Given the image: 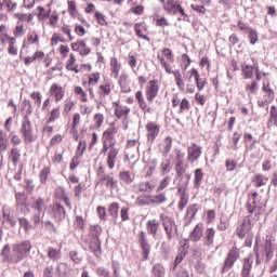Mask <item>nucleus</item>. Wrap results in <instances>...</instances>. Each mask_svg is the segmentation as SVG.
I'll list each match as a JSON object with an SVG mask.
<instances>
[{
  "label": "nucleus",
  "instance_id": "nucleus-1",
  "mask_svg": "<svg viewBox=\"0 0 277 277\" xmlns=\"http://www.w3.org/2000/svg\"><path fill=\"white\" fill-rule=\"evenodd\" d=\"M198 75V69L192 68L188 71L181 72L179 69L174 71L175 85L180 92H186L187 94H194L196 92V85H194V79Z\"/></svg>",
  "mask_w": 277,
  "mask_h": 277
},
{
  "label": "nucleus",
  "instance_id": "nucleus-2",
  "mask_svg": "<svg viewBox=\"0 0 277 277\" xmlns=\"http://www.w3.org/2000/svg\"><path fill=\"white\" fill-rule=\"evenodd\" d=\"M102 155H106V166L108 170H114L116 168V163L118 162V155H120V148L111 145V143H107L106 141H102Z\"/></svg>",
  "mask_w": 277,
  "mask_h": 277
},
{
  "label": "nucleus",
  "instance_id": "nucleus-3",
  "mask_svg": "<svg viewBox=\"0 0 277 277\" xmlns=\"http://www.w3.org/2000/svg\"><path fill=\"white\" fill-rule=\"evenodd\" d=\"M21 135L26 144H31L38 140V134L34 131L29 115L24 116L21 127Z\"/></svg>",
  "mask_w": 277,
  "mask_h": 277
},
{
  "label": "nucleus",
  "instance_id": "nucleus-4",
  "mask_svg": "<svg viewBox=\"0 0 277 277\" xmlns=\"http://www.w3.org/2000/svg\"><path fill=\"white\" fill-rule=\"evenodd\" d=\"M159 217L164 228L168 241H172V239H174V236L179 235V226H176V222H174V219L163 213H161Z\"/></svg>",
  "mask_w": 277,
  "mask_h": 277
},
{
  "label": "nucleus",
  "instance_id": "nucleus-5",
  "mask_svg": "<svg viewBox=\"0 0 277 277\" xmlns=\"http://www.w3.org/2000/svg\"><path fill=\"white\" fill-rule=\"evenodd\" d=\"M31 241L25 240L19 243L13 245V250H14V255L13 260L14 263H21L25 256H28L29 253L31 252Z\"/></svg>",
  "mask_w": 277,
  "mask_h": 277
},
{
  "label": "nucleus",
  "instance_id": "nucleus-6",
  "mask_svg": "<svg viewBox=\"0 0 277 277\" xmlns=\"http://www.w3.org/2000/svg\"><path fill=\"white\" fill-rule=\"evenodd\" d=\"M146 232L147 235H151L153 239L159 241L163 237L161 234V224L157 221V219H151L146 223Z\"/></svg>",
  "mask_w": 277,
  "mask_h": 277
},
{
  "label": "nucleus",
  "instance_id": "nucleus-7",
  "mask_svg": "<svg viewBox=\"0 0 277 277\" xmlns=\"http://www.w3.org/2000/svg\"><path fill=\"white\" fill-rule=\"evenodd\" d=\"M200 157H202V146H200L196 143H192L187 147L188 163H196V161H198V159H200Z\"/></svg>",
  "mask_w": 277,
  "mask_h": 277
},
{
  "label": "nucleus",
  "instance_id": "nucleus-8",
  "mask_svg": "<svg viewBox=\"0 0 277 277\" xmlns=\"http://www.w3.org/2000/svg\"><path fill=\"white\" fill-rule=\"evenodd\" d=\"M158 94H159V81L150 80L149 82H147V85L145 89V96L147 98V102L153 103V101L157 98Z\"/></svg>",
  "mask_w": 277,
  "mask_h": 277
},
{
  "label": "nucleus",
  "instance_id": "nucleus-9",
  "mask_svg": "<svg viewBox=\"0 0 277 277\" xmlns=\"http://www.w3.org/2000/svg\"><path fill=\"white\" fill-rule=\"evenodd\" d=\"M48 213L56 220V222H62L66 217V210L60 203H54L48 208Z\"/></svg>",
  "mask_w": 277,
  "mask_h": 277
},
{
  "label": "nucleus",
  "instance_id": "nucleus-10",
  "mask_svg": "<svg viewBox=\"0 0 277 277\" xmlns=\"http://www.w3.org/2000/svg\"><path fill=\"white\" fill-rule=\"evenodd\" d=\"M239 260V249L237 247H233L225 259L223 265V272H228L230 267L235 265V262Z\"/></svg>",
  "mask_w": 277,
  "mask_h": 277
},
{
  "label": "nucleus",
  "instance_id": "nucleus-11",
  "mask_svg": "<svg viewBox=\"0 0 277 277\" xmlns=\"http://www.w3.org/2000/svg\"><path fill=\"white\" fill-rule=\"evenodd\" d=\"M250 230H252V221L250 220V216H246L242 223L237 227L236 235L240 239H243V237H246Z\"/></svg>",
  "mask_w": 277,
  "mask_h": 277
},
{
  "label": "nucleus",
  "instance_id": "nucleus-12",
  "mask_svg": "<svg viewBox=\"0 0 277 277\" xmlns=\"http://www.w3.org/2000/svg\"><path fill=\"white\" fill-rule=\"evenodd\" d=\"M118 134V128L113 124L110 128L106 129L102 135V142H107L110 146H116V135Z\"/></svg>",
  "mask_w": 277,
  "mask_h": 277
},
{
  "label": "nucleus",
  "instance_id": "nucleus-13",
  "mask_svg": "<svg viewBox=\"0 0 277 277\" xmlns=\"http://www.w3.org/2000/svg\"><path fill=\"white\" fill-rule=\"evenodd\" d=\"M138 243L143 250L144 261H148V254H150V245L148 243V238L146 236V232L138 233Z\"/></svg>",
  "mask_w": 277,
  "mask_h": 277
},
{
  "label": "nucleus",
  "instance_id": "nucleus-14",
  "mask_svg": "<svg viewBox=\"0 0 277 277\" xmlns=\"http://www.w3.org/2000/svg\"><path fill=\"white\" fill-rule=\"evenodd\" d=\"M50 96L54 98L55 103H60L64 98L66 91L57 83H53L50 88Z\"/></svg>",
  "mask_w": 277,
  "mask_h": 277
},
{
  "label": "nucleus",
  "instance_id": "nucleus-15",
  "mask_svg": "<svg viewBox=\"0 0 277 277\" xmlns=\"http://www.w3.org/2000/svg\"><path fill=\"white\" fill-rule=\"evenodd\" d=\"M262 90L264 92V102H259L260 106L263 107V105H266L272 103L274 101V90H272V87H269V81L263 82Z\"/></svg>",
  "mask_w": 277,
  "mask_h": 277
},
{
  "label": "nucleus",
  "instance_id": "nucleus-16",
  "mask_svg": "<svg viewBox=\"0 0 277 277\" xmlns=\"http://www.w3.org/2000/svg\"><path fill=\"white\" fill-rule=\"evenodd\" d=\"M146 131L148 142H155V140H157V136L159 135L160 128L155 122H148L146 124Z\"/></svg>",
  "mask_w": 277,
  "mask_h": 277
},
{
  "label": "nucleus",
  "instance_id": "nucleus-17",
  "mask_svg": "<svg viewBox=\"0 0 277 277\" xmlns=\"http://www.w3.org/2000/svg\"><path fill=\"white\" fill-rule=\"evenodd\" d=\"M198 203L192 205L187 208L186 214L184 216V226H189L196 214L198 213Z\"/></svg>",
  "mask_w": 277,
  "mask_h": 277
},
{
  "label": "nucleus",
  "instance_id": "nucleus-18",
  "mask_svg": "<svg viewBox=\"0 0 277 277\" xmlns=\"http://www.w3.org/2000/svg\"><path fill=\"white\" fill-rule=\"evenodd\" d=\"M274 252H276V246L272 243V240H266L263 248L265 263H269L274 259Z\"/></svg>",
  "mask_w": 277,
  "mask_h": 277
},
{
  "label": "nucleus",
  "instance_id": "nucleus-19",
  "mask_svg": "<svg viewBox=\"0 0 277 277\" xmlns=\"http://www.w3.org/2000/svg\"><path fill=\"white\" fill-rule=\"evenodd\" d=\"M252 263H254L253 255L243 259L241 277H252V275H250V272H252Z\"/></svg>",
  "mask_w": 277,
  "mask_h": 277
},
{
  "label": "nucleus",
  "instance_id": "nucleus-20",
  "mask_svg": "<svg viewBox=\"0 0 277 277\" xmlns=\"http://www.w3.org/2000/svg\"><path fill=\"white\" fill-rule=\"evenodd\" d=\"M214 241H215V228L208 227L205 230V235H203V246H206L207 248H211Z\"/></svg>",
  "mask_w": 277,
  "mask_h": 277
},
{
  "label": "nucleus",
  "instance_id": "nucleus-21",
  "mask_svg": "<svg viewBox=\"0 0 277 277\" xmlns=\"http://www.w3.org/2000/svg\"><path fill=\"white\" fill-rule=\"evenodd\" d=\"M2 215H3V222L5 224H9L11 228H14V226H16V217L14 216V210L3 209Z\"/></svg>",
  "mask_w": 277,
  "mask_h": 277
},
{
  "label": "nucleus",
  "instance_id": "nucleus-22",
  "mask_svg": "<svg viewBox=\"0 0 277 277\" xmlns=\"http://www.w3.org/2000/svg\"><path fill=\"white\" fill-rule=\"evenodd\" d=\"M205 235V225L202 223H198L193 232L190 233V241H200L202 236Z\"/></svg>",
  "mask_w": 277,
  "mask_h": 277
},
{
  "label": "nucleus",
  "instance_id": "nucleus-23",
  "mask_svg": "<svg viewBox=\"0 0 277 277\" xmlns=\"http://www.w3.org/2000/svg\"><path fill=\"white\" fill-rule=\"evenodd\" d=\"M100 181L104 183L108 189H116V187H118V180L114 179V173L103 175Z\"/></svg>",
  "mask_w": 277,
  "mask_h": 277
},
{
  "label": "nucleus",
  "instance_id": "nucleus-24",
  "mask_svg": "<svg viewBox=\"0 0 277 277\" xmlns=\"http://www.w3.org/2000/svg\"><path fill=\"white\" fill-rule=\"evenodd\" d=\"M179 193L181 196L180 202H179V210L183 211L185 207H187V203L189 202V194L187 193V188L180 187Z\"/></svg>",
  "mask_w": 277,
  "mask_h": 277
},
{
  "label": "nucleus",
  "instance_id": "nucleus-25",
  "mask_svg": "<svg viewBox=\"0 0 277 277\" xmlns=\"http://www.w3.org/2000/svg\"><path fill=\"white\" fill-rule=\"evenodd\" d=\"M66 68L76 75L81 72L79 65H77V58L75 57V54H69V60L66 62Z\"/></svg>",
  "mask_w": 277,
  "mask_h": 277
},
{
  "label": "nucleus",
  "instance_id": "nucleus-26",
  "mask_svg": "<svg viewBox=\"0 0 277 277\" xmlns=\"http://www.w3.org/2000/svg\"><path fill=\"white\" fill-rule=\"evenodd\" d=\"M268 181H269V177L263 175V173H256L252 177V183L254 187H264V185H267Z\"/></svg>",
  "mask_w": 277,
  "mask_h": 277
},
{
  "label": "nucleus",
  "instance_id": "nucleus-27",
  "mask_svg": "<svg viewBox=\"0 0 277 277\" xmlns=\"http://www.w3.org/2000/svg\"><path fill=\"white\" fill-rule=\"evenodd\" d=\"M89 250L94 252L95 256H101V240L98 237H93V239L89 242Z\"/></svg>",
  "mask_w": 277,
  "mask_h": 277
},
{
  "label": "nucleus",
  "instance_id": "nucleus-28",
  "mask_svg": "<svg viewBox=\"0 0 277 277\" xmlns=\"http://www.w3.org/2000/svg\"><path fill=\"white\" fill-rule=\"evenodd\" d=\"M45 207H47V200H44V198L42 197L35 198L31 205V208L38 213H42Z\"/></svg>",
  "mask_w": 277,
  "mask_h": 277
},
{
  "label": "nucleus",
  "instance_id": "nucleus-29",
  "mask_svg": "<svg viewBox=\"0 0 277 277\" xmlns=\"http://www.w3.org/2000/svg\"><path fill=\"white\" fill-rule=\"evenodd\" d=\"M119 180L121 181V183H123L124 185H131V183H133V181H135V175H133L131 172L129 171H121L119 172Z\"/></svg>",
  "mask_w": 277,
  "mask_h": 277
},
{
  "label": "nucleus",
  "instance_id": "nucleus-30",
  "mask_svg": "<svg viewBox=\"0 0 277 277\" xmlns=\"http://www.w3.org/2000/svg\"><path fill=\"white\" fill-rule=\"evenodd\" d=\"M129 76H127L126 74H122L119 77V85L121 88V92H123V94H129V92H131V87L129 85Z\"/></svg>",
  "mask_w": 277,
  "mask_h": 277
},
{
  "label": "nucleus",
  "instance_id": "nucleus-31",
  "mask_svg": "<svg viewBox=\"0 0 277 277\" xmlns=\"http://www.w3.org/2000/svg\"><path fill=\"white\" fill-rule=\"evenodd\" d=\"M134 31L136 36H138V38H143V40H147V42H150V37L144 35L143 32V31H146V24L144 23L135 24Z\"/></svg>",
  "mask_w": 277,
  "mask_h": 277
},
{
  "label": "nucleus",
  "instance_id": "nucleus-32",
  "mask_svg": "<svg viewBox=\"0 0 277 277\" xmlns=\"http://www.w3.org/2000/svg\"><path fill=\"white\" fill-rule=\"evenodd\" d=\"M131 114V108L129 106L117 105L115 108V116L120 120V118H127Z\"/></svg>",
  "mask_w": 277,
  "mask_h": 277
},
{
  "label": "nucleus",
  "instance_id": "nucleus-33",
  "mask_svg": "<svg viewBox=\"0 0 277 277\" xmlns=\"http://www.w3.org/2000/svg\"><path fill=\"white\" fill-rule=\"evenodd\" d=\"M1 255L3 256L4 261H8L9 263H14V247L12 248V251L10 250V245H5L2 249Z\"/></svg>",
  "mask_w": 277,
  "mask_h": 277
},
{
  "label": "nucleus",
  "instance_id": "nucleus-34",
  "mask_svg": "<svg viewBox=\"0 0 277 277\" xmlns=\"http://www.w3.org/2000/svg\"><path fill=\"white\" fill-rule=\"evenodd\" d=\"M9 159H11L14 166H18L21 161V149H18V147H12Z\"/></svg>",
  "mask_w": 277,
  "mask_h": 277
},
{
  "label": "nucleus",
  "instance_id": "nucleus-35",
  "mask_svg": "<svg viewBox=\"0 0 277 277\" xmlns=\"http://www.w3.org/2000/svg\"><path fill=\"white\" fill-rule=\"evenodd\" d=\"M4 38H6L9 40L8 53L10 55H18V50L16 49V47H14V44L16 42V38L10 37L8 35H4Z\"/></svg>",
  "mask_w": 277,
  "mask_h": 277
},
{
  "label": "nucleus",
  "instance_id": "nucleus-36",
  "mask_svg": "<svg viewBox=\"0 0 277 277\" xmlns=\"http://www.w3.org/2000/svg\"><path fill=\"white\" fill-rule=\"evenodd\" d=\"M70 272V267L68 264L61 262L56 267V276L57 277H64L66 274Z\"/></svg>",
  "mask_w": 277,
  "mask_h": 277
},
{
  "label": "nucleus",
  "instance_id": "nucleus-37",
  "mask_svg": "<svg viewBox=\"0 0 277 277\" xmlns=\"http://www.w3.org/2000/svg\"><path fill=\"white\" fill-rule=\"evenodd\" d=\"M163 11L167 12V14H170V12L174 11V5L176 4V1L174 0H159Z\"/></svg>",
  "mask_w": 277,
  "mask_h": 277
},
{
  "label": "nucleus",
  "instance_id": "nucleus-38",
  "mask_svg": "<svg viewBox=\"0 0 277 277\" xmlns=\"http://www.w3.org/2000/svg\"><path fill=\"white\" fill-rule=\"evenodd\" d=\"M38 10V15H37V18L38 21L40 22H44V21H48L49 19V16H51V10H45L44 8L42 6H38L37 8Z\"/></svg>",
  "mask_w": 277,
  "mask_h": 277
},
{
  "label": "nucleus",
  "instance_id": "nucleus-39",
  "mask_svg": "<svg viewBox=\"0 0 277 277\" xmlns=\"http://www.w3.org/2000/svg\"><path fill=\"white\" fill-rule=\"evenodd\" d=\"M160 172L162 175L170 174V172H172V162L170 161V159L161 162Z\"/></svg>",
  "mask_w": 277,
  "mask_h": 277
},
{
  "label": "nucleus",
  "instance_id": "nucleus-40",
  "mask_svg": "<svg viewBox=\"0 0 277 277\" xmlns=\"http://www.w3.org/2000/svg\"><path fill=\"white\" fill-rule=\"evenodd\" d=\"M8 150V134L0 130V153H5Z\"/></svg>",
  "mask_w": 277,
  "mask_h": 277
},
{
  "label": "nucleus",
  "instance_id": "nucleus-41",
  "mask_svg": "<svg viewBox=\"0 0 277 277\" xmlns=\"http://www.w3.org/2000/svg\"><path fill=\"white\" fill-rule=\"evenodd\" d=\"M138 192H144L145 194H150L153 189H155V185L148 183V182H141L137 184Z\"/></svg>",
  "mask_w": 277,
  "mask_h": 277
},
{
  "label": "nucleus",
  "instance_id": "nucleus-42",
  "mask_svg": "<svg viewBox=\"0 0 277 277\" xmlns=\"http://www.w3.org/2000/svg\"><path fill=\"white\" fill-rule=\"evenodd\" d=\"M195 83H196L197 90L200 92V91L205 90V87L208 83L207 78H201L200 72L197 71V76L195 78Z\"/></svg>",
  "mask_w": 277,
  "mask_h": 277
},
{
  "label": "nucleus",
  "instance_id": "nucleus-43",
  "mask_svg": "<svg viewBox=\"0 0 277 277\" xmlns=\"http://www.w3.org/2000/svg\"><path fill=\"white\" fill-rule=\"evenodd\" d=\"M161 148H162V153H164V155H168V153L172 150V137L167 136L161 143Z\"/></svg>",
  "mask_w": 277,
  "mask_h": 277
},
{
  "label": "nucleus",
  "instance_id": "nucleus-44",
  "mask_svg": "<svg viewBox=\"0 0 277 277\" xmlns=\"http://www.w3.org/2000/svg\"><path fill=\"white\" fill-rule=\"evenodd\" d=\"M75 94H76V96H78V98H79V101H80L81 103H88V93H85V92L83 91V88H81V87H76V88H75Z\"/></svg>",
  "mask_w": 277,
  "mask_h": 277
},
{
  "label": "nucleus",
  "instance_id": "nucleus-45",
  "mask_svg": "<svg viewBox=\"0 0 277 277\" xmlns=\"http://www.w3.org/2000/svg\"><path fill=\"white\" fill-rule=\"evenodd\" d=\"M269 124H274V127H277V102L276 105L271 106Z\"/></svg>",
  "mask_w": 277,
  "mask_h": 277
},
{
  "label": "nucleus",
  "instance_id": "nucleus-46",
  "mask_svg": "<svg viewBox=\"0 0 277 277\" xmlns=\"http://www.w3.org/2000/svg\"><path fill=\"white\" fill-rule=\"evenodd\" d=\"M228 226H230V221L228 220V217L226 215H222L220 217V223L217 225V228L222 232L224 230H228Z\"/></svg>",
  "mask_w": 277,
  "mask_h": 277
},
{
  "label": "nucleus",
  "instance_id": "nucleus-47",
  "mask_svg": "<svg viewBox=\"0 0 277 277\" xmlns=\"http://www.w3.org/2000/svg\"><path fill=\"white\" fill-rule=\"evenodd\" d=\"M110 68L115 75V79H118V75H120V64L118 63V58L114 57L110 60Z\"/></svg>",
  "mask_w": 277,
  "mask_h": 277
},
{
  "label": "nucleus",
  "instance_id": "nucleus-48",
  "mask_svg": "<svg viewBox=\"0 0 277 277\" xmlns=\"http://www.w3.org/2000/svg\"><path fill=\"white\" fill-rule=\"evenodd\" d=\"M109 94H111V84L104 82L100 85V96H109Z\"/></svg>",
  "mask_w": 277,
  "mask_h": 277
},
{
  "label": "nucleus",
  "instance_id": "nucleus-49",
  "mask_svg": "<svg viewBox=\"0 0 277 277\" xmlns=\"http://www.w3.org/2000/svg\"><path fill=\"white\" fill-rule=\"evenodd\" d=\"M27 195H25V193H15V200L16 203L19 207H26L27 206Z\"/></svg>",
  "mask_w": 277,
  "mask_h": 277
},
{
  "label": "nucleus",
  "instance_id": "nucleus-50",
  "mask_svg": "<svg viewBox=\"0 0 277 277\" xmlns=\"http://www.w3.org/2000/svg\"><path fill=\"white\" fill-rule=\"evenodd\" d=\"M242 75L245 79H252V77L254 76V67L251 65L242 66Z\"/></svg>",
  "mask_w": 277,
  "mask_h": 277
},
{
  "label": "nucleus",
  "instance_id": "nucleus-51",
  "mask_svg": "<svg viewBox=\"0 0 277 277\" xmlns=\"http://www.w3.org/2000/svg\"><path fill=\"white\" fill-rule=\"evenodd\" d=\"M70 47H71L72 51L80 52L81 49H85V47H88V44L85 43V40L81 39V40H78L76 42H72L70 44Z\"/></svg>",
  "mask_w": 277,
  "mask_h": 277
},
{
  "label": "nucleus",
  "instance_id": "nucleus-52",
  "mask_svg": "<svg viewBox=\"0 0 277 277\" xmlns=\"http://www.w3.org/2000/svg\"><path fill=\"white\" fill-rule=\"evenodd\" d=\"M175 172L176 176L181 179L185 172H187V164L183 163H175Z\"/></svg>",
  "mask_w": 277,
  "mask_h": 277
},
{
  "label": "nucleus",
  "instance_id": "nucleus-53",
  "mask_svg": "<svg viewBox=\"0 0 277 277\" xmlns=\"http://www.w3.org/2000/svg\"><path fill=\"white\" fill-rule=\"evenodd\" d=\"M48 256L52 261H58V259H61V256H62V253L57 249L49 248L48 249Z\"/></svg>",
  "mask_w": 277,
  "mask_h": 277
},
{
  "label": "nucleus",
  "instance_id": "nucleus-54",
  "mask_svg": "<svg viewBox=\"0 0 277 277\" xmlns=\"http://www.w3.org/2000/svg\"><path fill=\"white\" fill-rule=\"evenodd\" d=\"M205 174L202 173V169L195 170V180L194 185L195 187H200V183L202 182Z\"/></svg>",
  "mask_w": 277,
  "mask_h": 277
},
{
  "label": "nucleus",
  "instance_id": "nucleus-55",
  "mask_svg": "<svg viewBox=\"0 0 277 277\" xmlns=\"http://www.w3.org/2000/svg\"><path fill=\"white\" fill-rule=\"evenodd\" d=\"M58 194H61L60 198L63 202L68 207V209H72V205H70V199H68V195H66V189L60 188Z\"/></svg>",
  "mask_w": 277,
  "mask_h": 277
},
{
  "label": "nucleus",
  "instance_id": "nucleus-56",
  "mask_svg": "<svg viewBox=\"0 0 277 277\" xmlns=\"http://www.w3.org/2000/svg\"><path fill=\"white\" fill-rule=\"evenodd\" d=\"M169 14H181L183 17V21H187V14H185V10L181 8V4L175 2V5L173 6V11H171Z\"/></svg>",
  "mask_w": 277,
  "mask_h": 277
},
{
  "label": "nucleus",
  "instance_id": "nucleus-57",
  "mask_svg": "<svg viewBox=\"0 0 277 277\" xmlns=\"http://www.w3.org/2000/svg\"><path fill=\"white\" fill-rule=\"evenodd\" d=\"M60 22V14L57 12H52L49 16V25L50 27H57V23Z\"/></svg>",
  "mask_w": 277,
  "mask_h": 277
},
{
  "label": "nucleus",
  "instance_id": "nucleus-58",
  "mask_svg": "<svg viewBox=\"0 0 277 277\" xmlns=\"http://www.w3.org/2000/svg\"><path fill=\"white\" fill-rule=\"evenodd\" d=\"M120 209V205L118 202H113L108 208V213L111 217H118V211Z\"/></svg>",
  "mask_w": 277,
  "mask_h": 277
},
{
  "label": "nucleus",
  "instance_id": "nucleus-59",
  "mask_svg": "<svg viewBox=\"0 0 277 277\" xmlns=\"http://www.w3.org/2000/svg\"><path fill=\"white\" fill-rule=\"evenodd\" d=\"M30 98L35 101L36 107L40 108V106L42 105V94L40 92H32L30 94Z\"/></svg>",
  "mask_w": 277,
  "mask_h": 277
},
{
  "label": "nucleus",
  "instance_id": "nucleus-60",
  "mask_svg": "<svg viewBox=\"0 0 277 277\" xmlns=\"http://www.w3.org/2000/svg\"><path fill=\"white\" fill-rule=\"evenodd\" d=\"M49 174H51V168L44 167V168L40 171V182H41V183H47V180L49 179Z\"/></svg>",
  "mask_w": 277,
  "mask_h": 277
},
{
  "label": "nucleus",
  "instance_id": "nucleus-61",
  "mask_svg": "<svg viewBox=\"0 0 277 277\" xmlns=\"http://www.w3.org/2000/svg\"><path fill=\"white\" fill-rule=\"evenodd\" d=\"M175 163H185V153L181 149H174Z\"/></svg>",
  "mask_w": 277,
  "mask_h": 277
},
{
  "label": "nucleus",
  "instance_id": "nucleus-62",
  "mask_svg": "<svg viewBox=\"0 0 277 277\" xmlns=\"http://www.w3.org/2000/svg\"><path fill=\"white\" fill-rule=\"evenodd\" d=\"M24 34H25V26L23 25V23L17 22V25L14 30V36H16V38H21L23 37Z\"/></svg>",
  "mask_w": 277,
  "mask_h": 277
},
{
  "label": "nucleus",
  "instance_id": "nucleus-63",
  "mask_svg": "<svg viewBox=\"0 0 277 277\" xmlns=\"http://www.w3.org/2000/svg\"><path fill=\"white\" fill-rule=\"evenodd\" d=\"M153 272L156 277H163V274H166V271L163 269L161 264L154 265Z\"/></svg>",
  "mask_w": 277,
  "mask_h": 277
},
{
  "label": "nucleus",
  "instance_id": "nucleus-64",
  "mask_svg": "<svg viewBox=\"0 0 277 277\" xmlns=\"http://www.w3.org/2000/svg\"><path fill=\"white\" fill-rule=\"evenodd\" d=\"M57 118H60V107H56L54 109L51 110L50 113V118L48 119V122H55V120H57Z\"/></svg>",
  "mask_w": 277,
  "mask_h": 277
}]
</instances>
